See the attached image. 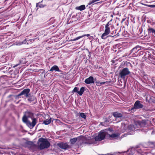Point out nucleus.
<instances>
[{
    "label": "nucleus",
    "instance_id": "obj_1",
    "mask_svg": "<svg viewBox=\"0 0 155 155\" xmlns=\"http://www.w3.org/2000/svg\"><path fill=\"white\" fill-rule=\"evenodd\" d=\"M50 145V143L47 139L42 138L39 139L38 142V146L40 150L48 148Z\"/></svg>",
    "mask_w": 155,
    "mask_h": 155
},
{
    "label": "nucleus",
    "instance_id": "obj_2",
    "mask_svg": "<svg viewBox=\"0 0 155 155\" xmlns=\"http://www.w3.org/2000/svg\"><path fill=\"white\" fill-rule=\"evenodd\" d=\"M107 134V132L106 131H101L98 136L95 137V140L96 141H101L104 139Z\"/></svg>",
    "mask_w": 155,
    "mask_h": 155
},
{
    "label": "nucleus",
    "instance_id": "obj_3",
    "mask_svg": "<svg viewBox=\"0 0 155 155\" xmlns=\"http://www.w3.org/2000/svg\"><path fill=\"white\" fill-rule=\"evenodd\" d=\"M130 73V71L128 68H124L122 70L120 71L119 73V75L121 78L124 79L125 76L129 74Z\"/></svg>",
    "mask_w": 155,
    "mask_h": 155
},
{
    "label": "nucleus",
    "instance_id": "obj_4",
    "mask_svg": "<svg viewBox=\"0 0 155 155\" xmlns=\"http://www.w3.org/2000/svg\"><path fill=\"white\" fill-rule=\"evenodd\" d=\"M110 25V24H109V22H108L105 25V30L104 32L102 34L101 36V38L102 39H105L106 38L105 37L109 34L110 32V29L109 26Z\"/></svg>",
    "mask_w": 155,
    "mask_h": 155
},
{
    "label": "nucleus",
    "instance_id": "obj_5",
    "mask_svg": "<svg viewBox=\"0 0 155 155\" xmlns=\"http://www.w3.org/2000/svg\"><path fill=\"white\" fill-rule=\"evenodd\" d=\"M30 91V90L29 88L24 89L18 95V96H21L22 95H24L25 96L27 97H28V96L30 95L29 93Z\"/></svg>",
    "mask_w": 155,
    "mask_h": 155
},
{
    "label": "nucleus",
    "instance_id": "obj_6",
    "mask_svg": "<svg viewBox=\"0 0 155 155\" xmlns=\"http://www.w3.org/2000/svg\"><path fill=\"white\" fill-rule=\"evenodd\" d=\"M58 146L61 149L64 150L68 149L70 148V146L66 143H58Z\"/></svg>",
    "mask_w": 155,
    "mask_h": 155
},
{
    "label": "nucleus",
    "instance_id": "obj_7",
    "mask_svg": "<svg viewBox=\"0 0 155 155\" xmlns=\"http://www.w3.org/2000/svg\"><path fill=\"white\" fill-rule=\"evenodd\" d=\"M32 120V122L31 123L30 121H29L28 122V126L30 127H34L36 124V123L37 122V119L36 118H31Z\"/></svg>",
    "mask_w": 155,
    "mask_h": 155
},
{
    "label": "nucleus",
    "instance_id": "obj_8",
    "mask_svg": "<svg viewBox=\"0 0 155 155\" xmlns=\"http://www.w3.org/2000/svg\"><path fill=\"white\" fill-rule=\"evenodd\" d=\"M84 82L87 84H90L94 83V78L92 76H90L88 78L86 79Z\"/></svg>",
    "mask_w": 155,
    "mask_h": 155
},
{
    "label": "nucleus",
    "instance_id": "obj_9",
    "mask_svg": "<svg viewBox=\"0 0 155 155\" xmlns=\"http://www.w3.org/2000/svg\"><path fill=\"white\" fill-rule=\"evenodd\" d=\"M79 143L81 144H83L84 143H87V138L81 137H79Z\"/></svg>",
    "mask_w": 155,
    "mask_h": 155
},
{
    "label": "nucleus",
    "instance_id": "obj_10",
    "mask_svg": "<svg viewBox=\"0 0 155 155\" xmlns=\"http://www.w3.org/2000/svg\"><path fill=\"white\" fill-rule=\"evenodd\" d=\"M25 115L28 118H32L33 117V113L28 111H27L25 112Z\"/></svg>",
    "mask_w": 155,
    "mask_h": 155
},
{
    "label": "nucleus",
    "instance_id": "obj_11",
    "mask_svg": "<svg viewBox=\"0 0 155 155\" xmlns=\"http://www.w3.org/2000/svg\"><path fill=\"white\" fill-rule=\"evenodd\" d=\"M146 124V122L144 121H142L141 122L136 121V126H139L140 127H143Z\"/></svg>",
    "mask_w": 155,
    "mask_h": 155
},
{
    "label": "nucleus",
    "instance_id": "obj_12",
    "mask_svg": "<svg viewBox=\"0 0 155 155\" xmlns=\"http://www.w3.org/2000/svg\"><path fill=\"white\" fill-rule=\"evenodd\" d=\"M113 115L115 117H121L123 116V115L122 114L117 112H114Z\"/></svg>",
    "mask_w": 155,
    "mask_h": 155
},
{
    "label": "nucleus",
    "instance_id": "obj_13",
    "mask_svg": "<svg viewBox=\"0 0 155 155\" xmlns=\"http://www.w3.org/2000/svg\"><path fill=\"white\" fill-rule=\"evenodd\" d=\"M143 105L138 101H136V109L141 108L143 107Z\"/></svg>",
    "mask_w": 155,
    "mask_h": 155
},
{
    "label": "nucleus",
    "instance_id": "obj_14",
    "mask_svg": "<svg viewBox=\"0 0 155 155\" xmlns=\"http://www.w3.org/2000/svg\"><path fill=\"white\" fill-rule=\"evenodd\" d=\"M60 71V70L59 69V68L58 67L57 65H54L53 66L50 70V71Z\"/></svg>",
    "mask_w": 155,
    "mask_h": 155
},
{
    "label": "nucleus",
    "instance_id": "obj_15",
    "mask_svg": "<svg viewBox=\"0 0 155 155\" xmlns=\"http://www.w3.org/2000/svg\"><path fill=\"white\" fill-rule=\"evenodd\" d=\"M79 137L74 138L71 139L70 140V142L71 144H74V143L77 141H78L79 142Z\"/></svg>",
    "mask_w": 155,
    "mask_h": 155
},
{
    "label": "nucleus",
    "instance_id": "obj_16",
    "mask_svg": "<svg viewBox=\"0 0 155 155\" xmlns=\"http://www.w3.org/2000/svg\"><path fill=\"white\" fill-rule=\"evenodd\" d=\"M75 9L77 10L82 11L85 9V6L84 5H82L80 6L76 7Z\"/></svg>",
    "mask_w": 155,
    "mask_h": 155
},
{
    "label": "nucleus",
    "instance_id": "obj_17",
    "mask_svg": "<svg viewBox=\"0 0 155 155\" xmlns=\"http://www.w3.org/2000/svg\"><path fill=\"white\" fill-rule=\"evenodd\" d=\"M28 98V101L31 102L34 101L36 99L35 97L33 96H28V97H27Z\"/></svg>",
    "mask_w": 155,
    "mask_h": 155
},
{
    "label": "nucleus",
    "instance_id": "obj_18",
    "mask_svg": "<svg viewBox=\"0 0 155 155\" xmlns=\"http://www.w3.org/2000/svg\"><path fill=\"white\" fill-rule=\"evenodd\" d=\"M87 36V37H88V36H90V35L89 34L84 35L82 36L78 37H77L75 38L72 39V41H75L77 40L80 39V38H82L84 36Z\"/></svg>",
    "mask_w": 155,
    "mask_h": 155
},
{
    "label": "nucleus",
    "instance_id": "obj_19",
    "mask_svg": "<svg viewBox=\"0 0 155 155\" xmlns=\"http://www.w3.org/2000/svg\"><path fill=\"white\" fill-rule=\"evenodd\" d=\"M85 91V87H81L80 91H78V94L80 96H81L82 95L83 93Z\"/></svg>",
    "mask_w": 155,
    "mask_h": 155
},
{
    "label": "nucleus",
    "instance_id": "obj_20",
    "mask_svg": "<svg viewBox=\"0 0 155 155\" xmlns=\"http://www.w3.org/2000/svg\"><path fill=\"white\" fill-rule=\"evenodd\" d=\"M28 117L24 115L22 117V120L24 122L26 123L28 125V122H29V121H28Z\"/></svg>",
    "mask_w": 155,
    "mask_h": 155
},
{
    "label": "nucleus",
    "instance_id": "obj_21",
    "mask_svg": "<svg viewBox=\"0 0 155 155\" xmlns=\"http://www.w3.org/2000/svg\"><path fill=\"white\" fill-rule=\"evenodd\" d=\"M128 129L129 130L134 131V132L135 128L134 125L130 124L129 125L128 127Z\"/></svg>",
    "mask_w": 155,
    "mask_h": 155
},
{
    "label": "nucleus",
    "instance_id": "obj_22",
    "mask_svg": "<svg viewBox=\"0 0 155 155\" xmlns=\"http://www.w3.org/2000/svg\"><path fill=\"white\" fill-rule=\"evenodd\" d=\"M128 152H130V154H134L135 152V148L134 147H132L127 150Z\"/></svg>",
    "mask_w": 155,
    "mask_h": 155
},
{
    "label": "nucleus",
    "instance_id": "obj_23",
    "mask_svg": "<svg viewBox=\"0 0 155 155\" xmlns=\"http://www.w3.org/2000/svg\"><path fill=\"white\" fill-rule=\"evenodd\" d=\"M140 75L141 76L143 77L144 79L145 80L148 79L147 75H146L144 72L142 71L141 72V74H140Z\"/></svg>",
    "mask_w": 155,
    "mask_h": 155
},
{
    "label": "nucleus",
    "instance_id": "obj_24",
    "mask_svg": "<svg viewBox=\"0 0 155 155\" xmlns=\"http://www.w3.org/2000/svg\"><path fill=\"white\" fill-rule=\"evenodd\" d=\"M51 122V118L46 120L43 121V123L45 125H48Z\"/></svg>",
    "mask_w": 155,
    "mask_h": 155
},
{
    "label": "nucleus",
    "instance_id": "obj_25",
    "mask_svg": "<svg viewBox=\"0 0 155 155\" xmlns=\"http://www.w3.org/2000/svg\"><path fill=\"white\" fill-rule=\"evenodd\" d=\"M119 134L118 133L113 134L111 135H109L110 137L112 138H116L119 136Z\"/></svg>",
    "mask_w": 155,
    "mask_h": 155
},
{
    "label": "nucleus",
    "instance_id": "obj_26",
    "mask_svg": "<svg viewBox=\"0 0 155 155\" xmlns=\"http://www.w3.org/2000/svg\"><path fill=\"white\" fill-rule=\"evenodd\" d=\"M26 143L27 144H28L29 146H29V147H33L34 146L33 143L32 142H31V141L27 142Z\"/></svg>",
    "mask_w": 155,
    "mask_h": 155
},
{
    "label": "nucleus",
    "instance_id": "obj_27",
    "mask_svg": "<svg viewBox=\"0 0 155 155\" xmlns=\"http://www.w3.org/2000/svg\"><path fill=\"white\" fill-rule=\"evenodd\" d=\"M148 30L150 32L152 33L153 34L155 35V30L153 28H149L148 29Z\"/></svg>",
    "mask_w": 155,
    "mask_h": 155
},
{
    "label": "nucleus",
    "instance_id": "obj_28",
    "mask_svg": "<svg viewBox=\"0 0 155 155\" xmlns=\"http://www.w3.org/2000/svg\"><path fill=\"white\" fill-rule=\"evenodd\" d=\"M80 116L83 118L84 119H85L86 118V116L85 115V114L83 113H81L80 114Z\"/></svg>",
    "mask_w": 155,
    "mask_h": 155
},
{
    "label": "nucleus",
    "instance_id": "obj_29",
    "mask_svg": "<svg viewBox=\"0 0 155 155\" xmlns=\"http://www.w3.org/2000/svg\"><path fill=\"white\" fill-rule=\"evenodd\" d=\"M78 89L76 87H75L72 91V92H77L78 93Z\"/></svg>",
    "mask_w": 155,
    "mask_h": 155
},
{
    "label": "nucleus",
    "instance_id": "obj_30",
    "mask_svg": "<svg viewBox=\"0 0 155 155\" xmlns=\"http://www.w3.org/2000/svg\"><path fill=\"white\" fill-rule=\"evenodd\" d=\"M95 2H96V0H92L91 1L89 2L88 3V5H90Z\"/></svg>",
    "mask_w": 155,
    "mask_h": 155
},
{
    "label": "nucleus",
    "instance_id": "obj_31",
    "mask_svg": "<svg viewBox=\"0 0 155 155\" xmlns=\"http://www.w3.org/2000/svg\"><path fill=\"white\" fill-rule=\"evenodd\" d=\"M46 6L45 5H43L42 4H40L38 6L40 8H43Z\"/></svg>",
    "mask_w": 155,
    "mask_h": 155
},
{
    "label": "nucleus",
    "instance_id": "obj_32",
    "mask_svg": "<svg viewBox=\"0 0 155 155\" xmlns=\"http://www.w3.org/2000/svg\"><path fill=\"white\" fill-rule=\"evenodd\" d=\"M147 6L149 7L150 8H154L155 7V5H148Z\"/></svg>",
    "mask_w": 155,
    "mask_h": 155
},
{
    "label": "nucleus",
    "instance_id": "obj_33",
    "mask_svg": "<svg viewBox=\"0 0 155 155\" xmlns=\"http://www.w3.org/2000/svg\"><path fill=\"white\" fill-rule=\"evenodd\" d=\"M131 20L134 23H135V19L134 17V18L132 17L131 19Z\"/></svg>",
    "mask_w": 155,
    "mask_h": 155
},
{
    "label": "nucleus",
    "instance_id": "obj_34",
    "mask_svg": "<svg viewBox=\"0 0 155 155\" xmlns=\"http://www.w3.org/2000/svg\"><path fill=\"white\" fill-rule=\"evenodd\" d=\"M135 107H136V102L134 104V107L131 108L130 110L132 111V110H134L135 109Z\"/></svg>",
    "mask_w": 155,
    "mask_h": 155
},
{
    "label": "nucleus",
    "instance_id": "obj_35",
    "mask_svg": "<svg viewBox=\"0 0 155 155\" xmlns=\"http://www.w3.org/2000/svg\"><path fill=\"white\" fill-rule=\"evenodd\" d=\"M104 122L107 123L108 122H109V120H108L107 119V118H105L104 119Z\"/></svg>",
    "mask_w": 155,
    "mask_h": 155
},
{
    "label": "nucleus",
    "instance_id": "obj_36",
    "mask_svg": "<svg viewBox=\"0 0 155 155\" xmlns=\"http://www.w3.org/2000/svg\"><path fill=\"white\" fill-rule=\"evenodd\" d=\"M97 83H100L101 85L104 84L105 83V82H104L100 83L99 81H98Z\"/></svg>",
    "mask_w": 155,
    "mask_h": 155
},
{
    "label": "nucleus",
    "instance_id": "obj_37",
    "mask_svg": "<svg viewBox=\"0 0 155 155\" xmlns=\"http://www.w3.org/2000/svg\"><path fill=\"white\" fill-rule=\"evenodd\" d=\"M18 64H16V65H15L14 66H13V67H14V68H15V67H17V66H18Z\"/></svg>",
    "mask_w": 155,
    "mask_h": 155
},
{
    "label": "nucleus",
    "instance_id": "obj_38",
    "mask_svg": "<svg viewBox=\"0 0 155 155\" xmlns=\"http://www.w3.org/2000/svg\"><path fill=\"white\" fill-rule=\"evenodd\" d=\"M116 35H117V36H118L119 35V33H117V34Z\"/></svg>",
    "mask_w": 155,
    "mask_h": 155
},
{
    "label": "nucleus",
    "instance_id": "obj_39",
    "mask_svg": "<svg viewBox=\"0 0 155 155\" xmlns=\"http://www.w3.org/2000/svg\"><path fill=\"white\" fill-rule=\"evenodd\" d=\"M110 16L112 17H113V15H111Z\"/></svg>",
    "mask_w": 155,
    "mask_h": 155
},
{
    "label": "nucleus",
    "instance_id": "obj_40",
    "mask_svg": "<svg viewBox=\"0 0 155 155\" xmlns=\"http://www.w3.org/2000/svg\"><path fill=\"white\" fill-rule=\"evenodd\" d=\"M125 129H124V130L122 131V132H124L125 131Z\"/></svg>",
    "mask_w": 155,
    "mask_h": 155
},
{
    "label": "nucleus",
    "instance_id": "obj_41",
    "mask_svg": "<svg viewBox=\"0 0 155 155\" xmlns=\"http://www.w3.org/2000/svg\"><path fill=\"white\" fill-rule=\"evenodd\" d=\"M108 130H109L110 131H111V130H110V128H109L108 129Z\"/></svg>",
    "mask_w": 155,
    "mask_h": 155
},
{
    "label": "nucleus",
    "instance_id": "obj_42",
    "mask_svg": "<svg viewBox=\"0 0 155 155\" xmlns=\"http://www.w3.org/2000/svg\"><path fill=\"white\" fill-rule=\"evenodd\" d=\"M112 20V19H111V20H110V21H109V22H110Z\"/></svg>",
    "mask_w": 155,
    "mask_h": 155
},
{
    "label": "nucleus",
    "instance_id": "obj_43",
    "mask_svg": "<svg viewBox=\"0 0 155 155\" xmlns=\"http://www.w3.org/2000/svg\"><path fill=\"white\" fill-rule=\"evenodd\" d=\"M125 127V126H124V125L122 127H123V128H124V127Z\"/></svg>",
    "mask_w": 155,
    "mask_h": 155
},
{
    "label": "nucleus",
    "instance_id": "obj_44",
    "mask_svg": "<svg viewBox=\"0 0 155 155\" xmlns=\"http://www.w3.org/2000/svg\"><path fill=\"white\" fill-rule=\"evenodd\" d=\"M134 48H133V49L131 51H132L134 50Z\"/></svg>",
    "mask_w": 155,
    "mask_h": 155
},
{
    "label": "nucleus",
    "instance_id": "obj_45",
    "mask_svg": "<svg viewBox=\"0 0 155 155\" xmlns=\"http://www.w3.org/2000/svg\"><path fill=\"white\" fill-rule=\"evenodd\" d=\"M141 32H142V31H140V34H141Z\"/></svg>",
    "mask_w": 155,
    "mask_h": 155
},
{
    "label": "nucleus",
    "instance_id": "obj_46",
    "mask_svg": "<svg viewBox=\"0 0 155 155\" xmlns=\"http://www.w3.org/2000/svg\"><path fill=\"white\" fill-rule=\"evenodd\" d=\"M124 20H125V19H123V21H124Z\"/></svg>",
    "mask_w": 155,
    "mask_h": 155
},
{
    "label": "nucleus",
    "instance_id": "obj_47",
    "mask_svg": "<svg viewBox=\"0 0 155 155\" xmlns=\"http://www.w3.org/2000/svg\"><path fill=\"white\" fill-rule=\"evenodd\" d=\"M137 38H140V37L139 36V37H137Z\"/></svg>",
    "mask_w": 155,
    "mask_h": 155
},
{
    "label": "nucleus",
    "instance_id": "obj_48",
    "mask_svg": "<svg viewBox=\"0 0 155 155\" xmlns=\"http://www.w3.org/2000/svg\"><path fill=\"white\" fill-rule=\"evenodd\" d=\"M102 123H101V125H102Z\"/></svg>",
    "mask_w": 155,
    "mask_h": 155
},
{
    "label": "nucleus",
    "instance_id": "obj_49",
    "mask_svg": "<svg viewBox=\"0 0 155 155\" xmlns=\"http://www.w3.org/2000/svg\"><path fill=\"white\" fill-rule=\"evenodd\" d=\"M42 1H42L41 2H42Z\"/></svg>",
    "mask_w": 155,
    "mask_h": 155
},
{
    "label": "nucleus",
    "instance_id": "obj_50",
    "mask_svg": "<svg viewBox=\"0 0 155 155\" xmlns=\"http://www.w3.org/2000/svg\"><path fill=\"white\" fill-rule=\"evenodd\" d=\"M38 3H37V6Z\"/></svg>",
    "mask_w": 155,
    "mask_h": 155
}]
</instances>
